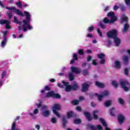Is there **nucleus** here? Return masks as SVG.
Returning <instances> with one entry per match:
<instances>
[{
    "label": "nucleus",
    "instance_id": "5701e85b",
    "mask_svg": "<svg viewBox=\"0 0 130 130\" xmlns=\"http://www.w3.org/2000/svg\"><path fill=\"white\" fill-rule=\"evenodd\" d=\"M94 96H96L98 98L99 101H102L103 99V97H104L102 94H98V93H94Z\"/></svg>",
    "mask_w": 130,
    "mask_h": 130
},
{
    "label": "nucleus",
    "instance_id": "f704fd0d",
    "mask_svg": "<svg viewBox=\"0 0 130 130\" xmlns=\"http://www.w3.org/2000/svg\"><path fill=\"white\" fill-rule=\"evenodd\" d=\"M115 108H112L110 110V115H111V116H114V112H115Z\"/></svg>",
    "mask_w": 130,
    "mask_h": 130
},
{
    "label": "nucleus",
    "instance_id": "ea45409f",
    "mask_svg": "<svg viewBox=\"0 0 130 130\" xmlns=\"http://www.w3.org/2000/svg\"><path fill=\"white\" fill-rule=\"evenodd\" d=\"M11 130H19L18 129H16V122H14L13 123Z\"/></svg>",
    "mask_w": 130,
    "mask_h": 130
},
{
    "label": "nucleus",
    "instance_id": "a19ab883",
    "mask_svg": "<svg viewBox=\"0 0 130 130\" xmlns=\"http://www.w3.org/2000/svg\"><path fill=\"white\" fill-rule=\"evenodd\" d=\"M51 122L52 123H56V122H57V120H56V118H55V117L51 118Z\"/></svg>",
    "mask_w": 130,
    "mask_h": 130
},
{
    "label": "nucleus",
    "instance_id": "f3484780",
    "mask_svg": "<svg viewBox=\"0 0 130 130\" xmlns=\"http://www.w3.org/2000/svg\"><path fill=\"white\" fill-rule=\"evenodd\" d=\"M96 113H99V111L98 110L93 111V119H95V120H97V119L99 118V117H98V115L96 114Z\"/></svg>",
    "mask_w": 130,
    "mask_h": 130
},
{
    "label": "nucleus",
    "instance_id": "0eeeda50",
    "mask_svg": "<svg viewBox=\"0 0 130 130\" xmlns=\"http://www.w3.org/2000/svg\"><path fill=\"white\" fill-rule=\"evenodd\" d=\"M6 9L9 10V11H14V13H16L17 15L21 16V17H24V14L20 10L17 9L15 7H6Z\"/></svg>",
    "mask_w": 130,
    "mask_h": 130
},
{
    "label": "nucleus",
    "instance_id": "423d86ee",
    "mask_svg": "<svg viewBox=\"0 0 130 130\" xmlns=\"http://www.w3.org/2000/svg\"><path fill=\"white\" fill-rule=\"evenodd\" d=\"M46 97L49 98V97H53V98H55L56 99H60L61 96L59 93H55L54 90H52L50 92H48L46 94Z\"/></svg>",
    "mask_w": 130,
    "mask_h": 130
},
{
    "label": "nucleus",
    "instance_id": "864d4df0",
    "mask_svg": "<svg viewBox=\"0 0 130 130\" xmlns=\"http://www.w3.org/2000/svg\"><path fill=\"white\" fill-rule=\"evenodd\" d=\"M6 76H7V72L4 71L3 72V73L2 74V79H4V78H5V77H6Z\"/></svg>",
    "mask_w": 130,
    "mask_h": 130
},
{
    "label": "nucleus",
    "instance_id": "09e8293b",
    "mask_svg": "<svg viewBox=\"0 0 130 130\" xmlns=\"http://www.w3.org/2000/svg\"><path fill=\"white\" fill-rule=\"evenodd\" d=\"M73 58H74V60H79V58L78 57V55H77V54H74Z\"/></svg>",
    "mask_w": 130,
    "mask_h": 130
},
{
    "label": "nucleus",
    "instance_id": "393cba45",
    "mask_svg": "<svg viewBox=\"0 0 130 130\" xmlns=\"http://www.w3.org/2000/svg\"><path fill=\"white\" fill-rule=\"evenodd\" d=\"M115 68L117 69H120L121 68V65L120 64V62L119 61H116L115 62Z\"/></svg>",
    "mask_w": 130,
    "mask_h": 130
},
{
    "label": "nucleus",
    "instance_id": "f257e3e1",
    "mask_svg": "<svg viewBox=\"0 0 130 130\" xmlns=\"http://www.w3.org/2000/svg\"><path fill=\"white\" fill-rule=\"evenodd\" d=\"M24 13L26 17V19H23L22 22L23 24L22 26H19L18 27V30H21L22 32H26L27 29L28 30H32L33 29V27L30 25V21H31V18H30V14L28 11H24Z\"/></svg>",
    "mask_w": 130,
    "mask_h": 130
},
{
    "label": "nucleus",
    "instance_id": "9d476101",
    "mask_svg": "<svg viewBox=\"0 0 130 130\" xmlns=\"http://www.w3.org/2000/svg\"><path fill=\"white\" fill-rule=\"evenodd\" d=\"M71 71L73 73L76 74L77 75H79V74H81L82 72V70L78 67H72L71 68Z\"/></svg>",
    "mask_w": 130,
    "mask_h": 130
},
{
    "label": "nucleus",
    "instance_id": "6ab92c4d",
    "mask_svg": "<svg viewBox=\"0 0 130 130\" xmlns=\"http://www.w3.org/2000/svg\"><path fill=\"white\" fill-rule=\"evenodd\" d=\"M129 28V24L128 23H125L124 25V28L122 30L123 33H125Z\"/></svg>",
    "mask_w": 130,
    "mask_h": 130
},
{
    "label": "nucleus",
    "instance_id": "680f3d73",
    "mask_svg": "<svg viewBox=\"0 0 130 130\" xmlns=\"http://www.w3.org/2000/svg\"><path fill=\"white\" fill-rule=\"evenodd\" d=\"M120 9L121 11H124L125 10V7H124L123 5H122L120 7Z\"/></svg>",
    "mask_w": 130,
    "mask_h": 130
},
{
    "label": "nucleus",
    "instance_id": "a211bd4d",
    "mask_svg": "<svg viewBox=\"0 0 130 130\" xmlns=\"http://www.w3.org/2000/svg\"><path fill=\"white\" fill-rule=\"evenodd\" d=\"M95 86H96V87H98L99 88H104L105 86L104 85V84L101 82H99L97 81H95Z\"/></svg>",
    "mask_w": 130,
    "mask_h": 130
},
{
    "label": "nucleus",
    "instance_id": "1a4fd4ad",
    "mask_svg": "<svg viewBox=\"0 0 130 130\" xmlns=\"http://www.w3.org/2000/svg\"><path fill=\"white\" fill-rule=\"evenodd\" d=\"M83 114L85 116L88 121H92L93 120V117L91 116V113L89 112H83Z\"/></svg>",
    "mask_w": 130,
    "mask_h": 130
},
{
    "label": "nucleus",
    "instance_id": "c9c22d12",
    "mask_svg": "<svg viewBox=\"0 0 130 130\" xmlns=\"http://www.w3.org/2000/svg\"><path fill=\"white\" fill-rule=\"evenodd\" d=\"M111 84L113 85V86H114L115 88H117V87H118V83H117L116 81L113 80Z\"/></svg>",
    "mask_w": 130,
    "mask_h": 130
},
{
    "label": "nucleus",
    "instance_id": "e433bc0d",
    "mask_svg": "<svg viewBox=\"0 0 130 130\" xmlns=\"http://www.w3.org/2000/svg\"><path fill=\"white\" fill-rule=\"evenodd\" d=\"M73 105H78L79 104V101L77 100H73L71 102Z\"/></svg>",
    "mask_w": 130,
    "mask_h": 130
},
{
    "label": "nucleus",
    "instance_id": "f8f14e48",
    "mask_svg": "<svg viewBox=\"0 0 130 130\" xmlns=\"http://www.w3.org/2000/svg\"><path fill=\"white\" fill-rule=\"evenodd\" d=\"M100 122H101V123H102L103 125L105 126V130H111L110 128L107 127V124L106 123L105 120H104L103 118H100Z\"/></svg>",
    "mask_w": 130,
    "mask_h": 130
},
{
    "label": "nucleus",
    "instance_id": "412c9836",
    "mask_svg": "<svg viewBox=\"0 0 130 130\" xmlns=\"http://www.w3.org/2000/svg\"><path fill=\"white\" fill-rule=\"evenodd\" d=\"M62 121L63 127H66V125L68 123V120H67V118H66V117H62Z\"/></svg>",
    "mask_w": 130,
    "mask_h": 130
},
{
    "label": "nucleus",
    "instance_id": "8fccbe9b",
    "mask_svg": "<svg viewBox=\"0 0 130 130\" xmlns=\"http://www.w3.org/2000/svg\"><path fill=\"white\" fill-rule=\"evenodd\" d=\"M7 15L10 20H11L12 19V17H13V14H12V12L8 13Z\"/></svg>",
    "mask_w": 130,
    "mask_h": 130
},
{
    "label": "nucleus",
    "instance_id": "c756f323",
    "mask_svg": "<svg viewBox=\"0 0 130 130\" xmlns=\"http://www.w3.org/2000/svg\"><path fill=\"white\" fill-rule=\"evenodd\" d=\"M98 58H100V59H102L105 58V54L102 53L101 54H98Z\"/></svg>",
    "mask_w": 130,
    "mask_h": 130
},
{
    "label": "nucleus",
    "instance_id": "a18cd8bd",
    "mask_svg": "<svg viewBox=\"0 0 130 130\" xmlns=\"http://www.w3.org/2000/svg\"><path fill=\"white\" fill-rule=\"evenodd\" d=\"M16 5L18 7V8H22V3H21V1L16 2Z\"/></svg>",
    "mask_w": 130,
    "mask_h": 130
},
{
    "label": "nucleus",
    "instance_id": "58836bf2",
    "mask_svg": "<svg viewBox=\"0 0 130 130\" xmlns=\"http://www.w3.org/2000/svg\"><path fill=\"white\" fill-rule=\"evenodd\" d=\"M83 76H88V75H89V72H88V70L87 69L83 70Z\"/></svg>",
    "mask_w": 130,
    "mask_h": 130
},
{
    "label": "nucleus",
    "instance_id": "774afa93",
    "mask_svg": "<svg viewBox=\"0 0 130 130\" xmlns=\"http://www.w3.org/2000/svg\"><path fill=\"white\" fill-rule=\"evenodd\" d=\"M97 127H98V129L99 130H102V125H98L97 126Z\"/></svg>",
    "mask_w": 130,
    "mask_h": 130
},
{
    "label": "nucleus",
    "instance_id": "6e6d98bb",
    "mask_svg": "<svg viewBox=\"0 0 130 130\" xmlns=\"http://www.w3.org/2000/svg\"><path fill=\"white\" fill-rule=\"evenodd\" d=\"M111 44H112V41L111 40H108V43H107V46L108 47H109V46H110V45H111Z\"/></svg>",
    "mask_w": 130,
    "mask_h": 130
},
{
    "label": "nucleus",
    "instance_id": "79ce46f5",
    "mask_svg": "<svg viewBox=\"0 0 130 130\" xmlns=\"http://www.w3.org/2000/svg\"><path fill=\"white\" fill-rule=\"evenodd\" d=\"M118 101H119V103L121 105H123V104H124V101L123 100V99L121 98H119L118 99Z\"/></svg>",
    "mask_w": 130,
    "mask_h": 130
},
{
    "label": "nucleus",
    "instance_id": "37998d69",
    "mask_svg": "<svg viewBox=\"0 0 130 130\" xmlns=\"http://www.w3.org/2000/svg\"><path fill=\"white\" fill-rule=\"evenodd\" d=\"M99 26H100V27H101L102 29H105V28H106L105 25L103 24L102 22H100V23L99 24Z\"/></svg>",
    "mask_w": 130,
    "mask_h": 130
},
{
    "label": "nucleus",
    "instance_id": "f03ea898",
    "mask_svg": "<svg viewBox=\"0 0 130 130\" xmlns=\"http://www.w3.org/2000/svg\"><path fill=\"white\" fill-rule=\"evenodd\" d=\"M62 83L65 86V91L66 92H71V91H77L78 89H79V85H78V83L76 82H74V84L73 85H70V83L68 82H65L64 81H62Z\"/></svg>",
    "mask_w": 130,
    "mask_h": 130
},
{
    "label": "nucleus",
    "instance_id": "6e6552de",
    "mask_svg": "<svg viewBox=\"0 0 130 130\" xmlns=\"http://www.w3.org/2000/svg\"><path fill=\"white\" fill-rule=\"evenodd\" d=\"M90 84L91 83L85 82L82 84V92H86V91H88L89 90V88H90Z\"/></svg>",
    "mask_w": 130,
    "mask_h": 130
},
{
    "label": "nucleus",
    "instance_id": "4d7b16f0",
    "mask_svg": "<svg viewBox=\"0 0 130 130\" xmlns=\"http://www.w3.org/2000/svg\"><path fill=\"white\" fill-rule=\"evenodd\" d=\"M118 9H119V6H118L116 5L114 6V7H113L114 11H117Z\"/></svg>",
    "mask_w": 130,
    "mask_h": 130
},
{
    "label": "nucleus",
    "instance_id": "7c9ffc66",
    "mask_svg": "<svg viewBox=\"0 0 130 130\" xmlns=\"http://www.w3.org/2000/svg\"><path fill=\"white\" fill-rule=\"evenodd\" d=\"M102 95L104 97H106V96H108V95H109V92H108V91H107V90H105L104 91H103L102 93Z\"/></svg>",
    "mask_w": 130,
    "mask_h": 130
},
{
    "label": "nucleus",
    "instance_id": "cd10ccee",
    "mask_svg": "<svg viewBox=\"0 0 130 130\" xmlns=\"http://www.w3.org/2000/svg\"><path fill=\"white\" fill-rule=\"evenodd\" d=\"M14 23H16V24H19V25L21 26L22 25V21H18V18L16 16H14Z\"/></svg>",
    "mask_w": 130,
    "mask_h": 130
},
{
    "label": "nucleus",
    "instance_id": "aec40b11",
    "mask_svg": "<svg viewBox=\"0 0 130 130\" xmlns=\"http://www.w3.org/2000/svg\"><path fill=\"white\" fill-rule=\"evenodd\" d=\"M74 116V111H71L67 112V118L68 119H70L71 117H73Z\"/></svg>",
    "mask_w": 130,
    "mask_h": 130
},
{
    "label": "nucleus",
    "instance_id": "3c124183",
    "mask_svg": "<svg viewBox=\"0 0 130 130\" xmlns=\"http://www.w3.org/2000/svg\"><path fill=\"white\" fill-rule=\"evenodd\" d=\"M124 75H125V76H128V69L125 68L124 69Z\"/></svg>",
    "mask_w": 130,
    "mask_h": 130
},
{
    "label": "nucleus",
    "instance_id": "2eb2a0df",
    "mask_svg": "<svg viewBox=\"0 0 130 130\" xmlns=\"http://www.w3.org/2000/svg\"><path fill=\"white\" fill-rule=\"evenodd\" d=\"M128 17L127 16H125L124 15H122L121 18V23L122 24V23H124L125 22L126 23H127L128 21Z\"/></svg>",
    "mask_w": 130,
    "mask_h": 130
},
{
    "label": "nucleus",
    "instance_id": "de8ad7c7",
    "mask_svg": "<svg viewBox=\"0 0 130 130\" xmlns=\"http://www.w3.org/2000/svg\"><path fill=\"white\" fill-rule=\"evenodd\" d=\"M97 32L99 34L100 37H103V36L102 35V32L100 30V28L97 29Z\"/></svg>",
    "mask_w": 130,
    "mask_h": 130
},
{
    "label": "nucleus",
    "instance_id": "49530a36",
    "mask_svg": "<svg viewBox=\"0 0 130 130\" xmlns=\"http://www.w3.org/2000/svg\"><path fill=\"white\" fill-rule=\"evenodd\" d=\"M6 29H11V26H10V21L8 22L6 24Z\"/></svg>",
    "mask_w": 130,
    "mask_h": 130
},
{
    "label": "nucleus",
    "instance_id": "39448f33",
    "mask_svg": "<svg viewBox=\"0 0 130 130\" xmlns=\"http://www.w3.org/2000/svg\"><path fill=\"white\" fill-rule=\"evenodd\" d=\"M107 36L109 38H112V39L117 37V36H118L117 29H113L110 30L107 33Z\"/></svg>",
    "mask_w": 130,
    "mask_h": 130
},
{
    "label": "nucleus",
    "instance_id": "20e7f679",
    "mask_svg": "<svg viewBox=\"0 0 130 130\" xmlns=\"http://www.w3.org/2000/svg\"><path fill=\"white\" fill-rule=\"evenodd\" d=\"M52 111L57 117L60 118V114L58 113L57 111H59L61 110V107L60 106V105L58 104H55L52 107Z\"/></svg>",
    "mask_w": 130,
    "mask_h": 130
},
{
    "label": "nucleus",
    "instance_id": "c03bdc74",
    "mask_svg": "<svg viewBox=\"0 0 130 130\" xmlns=\"http://www.w3.org/2000/svg\"><path fill=\"white\" fill-rule=\"evenodd\" d=\"M84 54V50H83V49L78 50V54H79V55H83Z\"/></svg>",
    "mask_w": 130,
    "mask_h": 130
},
{
    "label": "nucleus",
    "instance_id": "69168bd1",
    "mask_svg": "<svg viewBox=\"0 0 130 130\" xmlns=\"http://www.w3.org/2000/svg\"><path fill=\"white\" fill-rule=\"evenodd\" d=\"M92 63L93 66H97V62L95 60H92Z\"/></svg>",
    "mask_w": 130,
    "mask_h": 130
},
{
    "label": "nucleus",
    "instance_id": "5fc2aeb1",
    "mask_svg": "<svg viewBox=\"0 0 130 130\" xmlns=\"http://www.w3.org/2000/svg\"><path fill=\"white\" fill-rule=\"evenodd\" d=\"M125 3L127 6H129V9H130V0H125Z\"/></svg>",
    "mask_w": 130,
    "mask_h": 130
},
{
    "label": "nucleus",
    "instance_id": "b1692460",
    "mask_svg": "<svg viewBox=\"0 0 130 130\" xmlns=\"http://www.w3.org/2000/svg\"><path fill=\"white\" fill-rule=\"evenodd\" d=\"M68 77L69 78V80L70 81H74V79H75V75L72 73H70L68 74Z\"/></svg>",
    "mask_w": 130,
    "mask_h": 130
},
{
    "label": "nucleus",
    "instance_id": "e2e57ef3",
    "mask_svg": "<svg viewBox=\"0 0 130 130\" xmlns=\"http://www.w3.org/2000/svg\"><path fill=\"white\" fill-rule=\"evenodd\" d=\"M45 90L46 91H50V87H49L48 86H45Z\"/></svg>",
    "mask_w": 130,
    "mask_h": 130
},
{
    "label": "nucleus",
    "instance_id": "0e129e2a",
    "mask_svg": "<svg viewBox=\"0 0 130 130\" xmlns=\"http://www.w3.org/2000/svg\"><path fill=\"white\" fill-rule=\"evenodd\" d=\"M58 87H59V88H61V89H63V85H61V83H58L57 84Z\"/></svg>",
    "mask_w": 130,
    "mask_h": 130
},
{
    "label": "nucleus",
    "instance_id": "473e14b6",
    "mask_svg": "<svg viewBox=\"0 0 130 130\" xmlns=\"http://www.w3.org/2000/svg\"><path fill=\"white\" fill-rule=\"evenodd\" d=\"M75 124H80V123H82V120L80 119H75L74 120Z\"/></svg>",
    "mask_w": 130,
    "mask_h": 130
},
{
    "label": "nucleus",
    "instance_id": "bf43d9fd",
    "mask_svg": "<svg viewBox=\"0 0 130 130\" xmlns=\"http://www.w3.org/2000/svg\"><path fill=\"white\" fill-rule=\"evenodd\" d=\"M48 107L46 105H44L42 107L41 110H46V109H47Z\"/></svg>",
    "mask_w": 130,
    "mask_h": 130
},
{
    "label": "nucleus",
    "instance_id": "bb28decb",
    "mask_svg": "<svg viewBox=\"0 0 130 130\" xmlns=\"http://www.w3.org/2000/svg\"><path fill=\"white\" fill-rule=\"evenodd\" d=\"M111 23H114L116 21H117V17L115 16V15H114L113 17H111V19L110 20Z\"/></svg>",
    "mask_w": 130,
    "mask_h": 130
},
{
    "label": "nucleus",
    "instance_id": "4468645a",
    "mask_svg": "<svg viewBox=\"0 0 130 130\" xmlns=\"http://www.w3.org/2000/svg\"><path fill=\"white\" fill-rule=\"evenodd\" d=\"M129 60L128 56L126 55L123 56V64L125 66H126L127 63H128V61Z\"/></svg>",
    "mask_w": 130,
    "mask_h": 130
},
{
    "label": "nucleus",
    "instance_id": "338daca9",
    "mask_svg": "<svg viewBox=\"0 0 130 130\" xmlns=\"http://www.w3.org/2000/svg\"><path fill=\"white\" fill-rule=\"evenodd\" d=\"M91 59H92V56H88L87 57V61H91Z\"/></svg>",
    "mask_w": 130,
    "mask_h": 130
},
{
    "label": "nucleus",
    "instance_id": "13d9d810",
    "mask_svg": "<svg viewBox=\"0 0 130 130\" xmlns=\"http://www.w3.org/2000/svg\"><path fill=\"white\" fill-rule=\"evenodd\" d=\"M76 110L77 111H79V112H81L82 111V108L80 106H77L76 107Z\"/></svg>",
    "mask_w": 130,
    "mask_h": 130
},
{
    "label": "nucleus",
    "instance_id": "9b49d317",
    "mask_svg": "<svg viewBox=\"0 0 130 130\" xmlns=\"http://www.w3.org/2000/svg\"><path fill=\"white\" fill-rule=\"evenodd\" d=\"M124 119H125V118L122 114H119L118 115V121L119 122V124L120 125L123 123Z\"/></svg>",
    "mask_w": 130,
    "mask_h": 130
},
{
    "label": "nucleus",
    "instance_id": "7ed1b4c3",
    "mask_svg": "<svg viewBox=\"0 0 130 130\" xmlns=\"http://www.w3.org/2000/svg\"><path fill=\"white\" fill-rule=\"evenodd\" d=\"M120 85L121 88H122V89H123V90H125L126 92L129 91V88H128V87H130V84L127 80L120 79Z\"/></svg>",
    "mask_w": 130,
    "mask_h": 130
},
{
    "label": "nucleus",
    "instance_id": "4c0bfd02",
    "mask_svg": "<svg viewBox=\"0 0 130 130\" xmlns=\"http://www.w3.org/2000/svg\"><path fill=\"white\" fill-rule=\"evenodd\" d=\"M88 30L89 33H91V32H93L94 31V26H91L88 28Z\"/></svg>",
    "mask_w": 130,
    "mask_h": 130
},
{
    "label": "nucleus",
    "instance_id": "72a5a7b5",
    "mask_svg": "<svg viewBox=\"0 0 130 130\" xmlns=\"http://www.w3.org/2000/svg\"><path fill=\"white\" fill-rule=\"evenodd\" d=\"M8 22L9 21H8L7 20H1L0 24L1 25H6L7 24H8Z\"/></svg>",
    "mask_w": 130,
    "mask_h": 130
},
{
    "label": "nucleus",
    "instance_id": "c85d7f7f",
    "mask_svg": "<svg viewBox=\"0 0 130 130\" xmlns=\"http://www.w3.org/2000/svg\"><path fill=\"white\" fill-rule=\"evenodd\" d=\"M104 23L105 24H111V22H110V20L108 19L107 17H105L103 20Z\"/></svg>",
    "mask_w": 130,
    "mask_h": 130
},
{
    "label": "nucleus",
    "instance_id": "ddd939ff",
    "mask_svg": "<svg viewBox=\"0 0 130 130\" xmlns=\"http://www.w3.org/2000/svg\"><path fill=\"white\" fill-rule=\"evenodd\" d=\"M114 42L116 45V46H119L120 43H121V40L119 39V38L116 37L115 38H114Z\"/></svg>",
    "mask_w": 130,
    "mask_h": 130
},
{
    "label": "nucleus",
    "instance_id": "a878e982",
    "mask_svg": "<svg viewBox=\"0 0 130 130\" xmlns=\"http://www.w3.org/2000/svg\"><path fill=\"white\" fill-rule=\"evenodd\" d=\"M104 105L106 107H109L111 105V101L109 100L105 102Z\"/></svg>",
    "mask_w": 130,
    "mask_h": 130
},
{
    "label": "nucleus",
    "instance_id": "603ef678",
    "mask_svg": "<svg viewBox=\"0 0 130 130\" xmlns=\"http://www.w3.org/2000/svg\"><path fill=\"white\" fill-rule=\"evenodd\" d=\"M106 60H105V59L104 58L103 59H101L100 62V63L101 64H104V63H105L106 62Z\"/></svg>",
    "mask_w": 130,
    "mask_h": 130
},
{
    "label": "nucleus",
    "instance_id": "052dcab7",
    "mask_svg": "<svg viewBox=\"0 0 130 130\" xmlns=\"http://www.w3.org/2000/svg\"><path fill=\"white\" fill-rule=\"evenodd\" d=\"M38 112H39L38 109H36L34 111V114H38Z\"/></svg>",
    "mask_w": 130,
    "mask_h": 130
},
{
    "label": "nucleus",
    "instance_id": "2f4dec72",
    "mask_svg": "<svg viewBox=\"0 0 130 130\" xmlns=\"http://www.w3.org/2000/svg\"><path fill=\"white\" fill-rule=\"evenodd\" d=\"M107 16L109 18H112L114 16H115V13H114V12H110L107 14Z\"/></svg>",
    "mask_w": 130,
    "mask_h": 130
},
{
    "label": "nucleus",
    "instance_id": "dca6fc26",
    "mask_svg": "<svg viewBox=\"0 0 130 130\" xmlns=\"http://www.w3.org/2000/svg\"><path fill=\"white\" fill-rule=\"evenodd\" d=\"M42 115L45 117H48L50 115V112L48 110L44 111L42 112Z\"/></svg>",
    "mask_w": 130,
    "mask_h": 130
},
{
    "label": "nucleus",
    "instance_id": "4be33fe9",
    "mask_svg": "<svg viewBox=\"0 0 130 130\" xmlns=\"http://www.w3.org/2000/svg\"><path fill=\"white\" fill-rule=\"evenodd\" d=\"M7 42L8 39L7 38H4L3 41L1 43V46L2 47H5V46H6V44H7Z\"/></svg>",
    "mask_w": 130,
    "mask_h": 130
}]
</instances>
